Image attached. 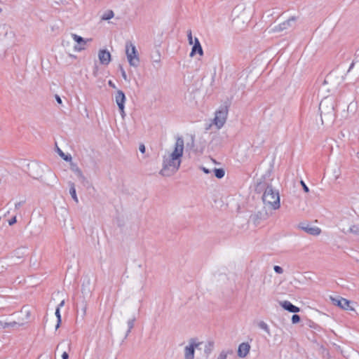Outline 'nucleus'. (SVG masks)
<instances>
[{
	"label": "nucleus",
	"mask_w": 359,
	"mask_h": 359,
	"mask_svg": "<svg viewBox=\"0 0 359 359\" xmlns=\"http://www.w3.org/2000/svg\"><path fill=\"white\" fill-rule=\"evenodd\" d=\"M294 21L295 18L294 17H292L287 20L286 21L283 22V23L280 24L278 26L275 27V28L273 29V30L274 32H280L287 29L292 26Z\"/></svg>",
	"instance_id": "f8f14e48"
},
{
	"label": "nucleus",
	"mask_w": 359,
	"mask_h": 359,
	"mask_svg": "<svg viewBox=\"0 0 359 359\" xmlns=\"http://www.w3.org/2000/svg\"><path fill=\"white\" fill-rule=\"evenodd\" d=\"M85 291H86V288H84V287L83 286L82 292H84Z\"/></svg>",
	"instance_id": "c03bdc74"
},
{
	"label": "nucleus",
	"mask_w": 359,
	"mask_h": 359,
	"mask_svg": "<svg viewBox=\"0 0 359 359\" xmlns=\"http://www.w3.org/2000/svg\"><path fill=\"white\" fill-rule=\"evenodd\" d=\"M72 37L79 45V46H76L74 47V49L77 51H81L82 50H84L85 49L84 46L86 44V42L88 41H91V39L86 40L83 37H81L76 34H72Z\"/></svg>",
	"instance_id": "9b49d317"
},
{
	"label": "nucleus",
	"mask_w": 359,
	"mask_h": 359,
	"mask_svg": "<svg viewBox=\"0 0 359 359\" xmlns=\"http://www.w3.org/2000/svg\"><path fill=\"white\" fill-rule=\"evenodd\" d=\"M184 147V142L183 138L177 137L173 150L168 152L163 157V167L160 171V174L162 176L170 177L179 170L182 162Z\"/></svg>",
	"instance_id": "f257e3e1"
},
{
	"label": "nucleus",
	"mask_w": 359,
	"mask_h": 359,
	"mask_svg": "<svg viewBox=\"0 0 359 359\" xmlns=\"http://www.w3.org/2000/svg\"><path fill=\"white\" fill-rule=\"evenodd\" d=\"M331 300L334 305H337L344 310H348L350 308V302L344 298L331 297Z\"/></svg>",
	"instance_id": "9d476101"
},
{
	"label": "nucleus",
	"mask_w": 359,
	"mask_h": 359,
	"mask_svg": "<svg viewBox=\"0 0 359 359\" xmlns=\"http://www.w3.org/2000/svg\"><path fill=\"white\" fill-rule=\"evenodd\" d=\"M201 344L197 341L196 339L191 338L189 341V345L184 348V359H194L195 349L198 348Z\"/></svg>",
	"instance_id": "0eeeda50"
},
{
	"label": "nucleus",
	"mask_w": 359,
	"mask_h": 359,
	"mask_svg": "<svg viewBox=\"0 0 359 359\" xmlns=\"http://www.w3.org/2000/svg\"><path fill=\"white\" fill-rule=\"evenodd\" d=\"M196 53L199 54L201 56L203 55V50L198 38H195L194 39V43L190 53V57H193Z\"/></svg>",
	"instance_id": "ddd939ff"
},
{
	"label": "nucleus",
	"mask_w": 359,
	"mask_h": 359,
	"mask_svg": "<svg viewBox=\"0 0 359 359\" xmlns=\"http://www.w3.org/2000/svg\"><path fill=\"white\" fill-rule=\"evenodd\" d=\"M70 168L76 175L82 183L86 181V178L83 175L81 170L76 164L72 163Z\"/></svg>",
	"instance_id": "f3484780"
},
{
	"label": "nucleus",
	"mask_w": 359,
	"mask_h": 359,
	"mask_svg": "<svg viewBox=\"0 0 359 359\" xmlns=\"http://www.w3.org/2000/svg\"><path fill=\"white\" fill-rule=\"evenodd\" d=\"M60 308L59 307H57L56 310H55V316L57 317V325L55 326V329L57 330L60 325V323H61V315H60Z\"/></svg>",
	"instance_id": "393cba45"
},
{
	"label": "nucleus",
	"mask_w": 359,
	"mask_h": 359,
	"mask_svg": "<svg viewBox=\"0 0 359 359\" xmlns=\"http://www.w3.org/2000/svg\"><path fill=\"white\" fill-rule=\"evenodd\" d=\"M1 11H2V9L0 8V13H1Z\"/></svg>",
	"instance_id": "de8ad7c7"
},
{
	"label": "nucleus",
	"mask_w": 359,
	"mask_h": 359,
	"mask_svg": "<svg viewBox=\"0 0 359 359\" xmlns=\"http://www.w3.org/2000/svg\"><path fill=\"white\" fill-rule=\"evenodd\" d=\"M300 183H301V184H302V187H303L304 191L305 192L308 193V192L309 191V187L306 185V184L304 183V182L303 180H302V181L300 182Z\"/></svg>",
	"instance_id": "473e14b6"
},
{
	"label": "nucleus",
	"mask_w": 359,
	"mask_h": 359,
	"mask_svg": "<svg viewBox=\"0 0 359 359\" xmlns=\"http://www.w3.org/2000/svg\"><path fill=\"white\" fill-rule=\"evenodd\" d=\"M26 313H27V316H29V311H26Z\"/></svg>",
	"instance_id": "49530a36"
},
{
	"label": "nucleus",
	"mask_w": 359,
	"mask_h": 359,
	"mask_svg": "<svg viewBox=\"0 0 359 359\" xmlns=\"http://www.w3.org/2000/svg\"><path fill=\"white\" fill-rule=\"evenodd\" d=\"M25 203V200H22L15 203V210H19Z\"/></svg>",
	"instance_id": "cd10ccee"
},
{
	"label": "nucleus",
	"mask_w": 359,
	"mask_h": 359,
	"mask_svg": "<svg viewBox=\"0 0 359 359\" xmlns=\"http://www.w3.org/2000/svg\"><path fill=\"white\" fill-rule=\"evenodd\" d=\"M68 184L69 186V194H70V195L72 196L73 200L76 203H79V199H78V197L76 196L74 183H73L72 182H69Z\"/></svg>",
	"instance_id": "a211bd4d"
},
{
	"label": "nucleus",
	"mask_w": 359,
	"mask_h": 359,
	"mask_svg": "<svg viewBox=\"0 0 359 359\" xmlns=\"http://www.w3.org/2000/svg\"><path fill=\"white\" fill-rule=\"evenodd\" d=\"M280 305L285 310L291 312V313H297L300 311L299 308L293 305L291 302L288 301H284L280 302Z\"/></svg>",
	"instance_id": "2eb2a0df"
},
{
	"label": "nucleus",
	"mask_w": 359,
	"mask_h": 359,
	"mask_svg": "<svg viewBox=\"0 0 359 359\" xmlns=\"http://www.w3.org/2000/svg\"><path fill=\"white\" fill-rule=\"evenodd\" d=\"M353 66H354V63L352 62L351 66H350V67H349V69H348V72H349L353 67Z\"/></svg>",
	"instance_id": "37998d69"
},
{
	"label": "nucleus",
	"mask_w": 359,
	"mask_h": 359,
	"mask_svg": "<svg viewBox=\"0 0 359 359\" xmlns=\"http://www.w3.org/2000/svg\"><path fill=\"white\" fill-rule=\"evenodd\" d=\"M55 98L58 104H62V99L60 98V97L58 95H55Z\"/></svg>",
	"instance_id": "e433bc0d"
},
{
	"label": "nucleus",
	"mask_w": 359,
	"mask_h": 359,
	"mask_svg": "<svg viewBox=\"0 0 359 359\" xmlns=\"http://www.w3.org/2000/svg\"><path fill=\"white\" fill-rule=\"evenodd\" d=\"M126 55L130 66L137 67L140 64V57L135 45L128 41L126 43Z\"/></svg>",
	"instance_id": "20e7f679"
},
{
	"label": "nucleus",
	"mask_w": 359,
	"mask_h": 359,
	"mask_svg": "<svg viewBox=\"0 0 359 359\" xmlns=\"http://www.w3.org/2000/svg\"><path fill=\"white\" fill-rule=\"evenodd\" d=\"M262 198L264 204L273 210H278L280 207L279 191L271 184H266Z\"/></svg>",
	"instance_id": "f03ea898"
},
{
	"label": "nucleus",
	"mask_w": 359,
	"mask_h": 359,
	"mask_svg": "<svg viewBox=\"0 0 359 359\" xmlns=\"http://www.w3.org/2000/svg\"><path fill=\"white\" fill-rule=\"evenodd\" d=\"M228 115L227 107H221L215 112V116L213 119V123L217 126L218 129L221 128L226 121Z\"/></svg>",
	"instance_id": "39448f33"
},
{
	"label": "nucleus",
	"mask_w": 359,
	"mask_h": 359,
	"mask_svg": "<svg viewBox=\"0 0 359 359\" xmlns=\"http://www.w3.org/2000/svg\"><path fill=\"white\" fill-rule=\"evenodd\" d=\"M17 222V219H16V216L15 215L14 217H13L9 221H8V224L10 226H12L14 224H15Z\"/></svg>",
	"instance_id": "72a5a7b5"
},
{
	"label": "nucleus",
	"mask_w": 359,
	"mask_h": 359,
	"mask_svg": "<svg viewBox=\"0 0 359 359\" xmlns=\"http://www.w3.org/2000/svg\"><path fill=\"white\" fill-rule=\"evenodd\" d=\"M9 213H10V211H9V210H8V211H7L6 214H5V216H6V215H7L8 214H9Z\"/></svg>",
	"instance_id": "a18cd8bd"
},
{
	"label": "nucleus",
	"mask_w": 359,
	"mask_h": 359,
	"mask_svg": "<svg viewBox=\"0 0 359 359\" xmlns=\"http://www.w3.org/2000/svg\"><path fill=\"white\" fill-rule=\"evenodd\" d=\"M62 359H68L69 358V355L67 352H64L62 355Z\"/></svg>",
	"instance_id": "4c0bfd02"
},
{
	"label": "nucleus",
	"mask_w": 359,
	"mask_h": 359,
	"mask_svg": "<svg viewBox=\"0 0 359 359\" xmlns=\"http://www.w3.org/2000/svg\"><path fill=\"white\" fill-rule=\"evenodd\" d=\"M258 326L259 328L264 330L269 335L271 334L269 327L265 322H264V321L259 322Z\"/></svg>",
	"instance_id": "5701e85b"
},
{
	"label": "nucleus",
	"mask_w": 359,
	"mask_h": 359,
	"mask_svg": "<svg viewBox=\"0 0 359 359\" xmlns=\"http://www.w3.org/2000/svg\"><path fill=\"white\" fill-rule=\"evenodd\" d=\"M57 151L60 157H62L65 161H72V156L71 155H66L64 154V152L60 149L57 148Z\"/></svg>",
	"instance_id": "b1692460"
},
{
	"label": "nucleus",
	"mask_w": 359,
	"mask_h": 359,
	"mask_svg": "<svg viewBox=\"0 0 359 359\" xmlns=\"http://www.w3.org/2000/svg\"><path fill=\"white\" fill-rule=\"evenodd\" d=\"M114 13L113 11L109 10L106 11L101 17L102 20H108L114 18Z\"/></svg>",
	"instance_id": "aec40b11"
},
{
	"label": "nucleus",
	"mask_w": 359,
	"mask_h": 359,
	"mask_svg": "<svg viewBox=\"0 0 359 359\" xmlns=\"http://www.w3.org/2000/svg\"><path fill=\"white\" fill-rule=\"evenodd\" d=\"M100 62L103 65H107L111 60V54L107 50H100L98 52Z\"/></svg>",
	"instance_id": "1a4fd4ad"
},
{
	"label": "nucleus",
	"mask_w": 359,
	"mask_h": 359,
	"mask_svg": "<svg viewBox=\"0 0 359 359\" xmlns=\"http://www.w3.org/2000/svg\"><path fill=\"white\" fill-rule=\"evenodd\" d=\"M18 323L15 321H13L11 323H2L1 321H0V325L3 328H6V327H14Z\"/></svg>",
	"instance_id": "bb28decb"
},
{
	"label": "nucleus",
	"mask_w": 359,
	"mask_h": 359,
	"mask_svg": "<svg viewBox=\"0 0 359 359\" xmlns=\"http://www.w3.org/2000/svg\"><path fill=\"white\" fill-rule=\"evenodd\" d=\"M115 101L118 107L121 115L122 118H124L126 116L125 111H124V104L126 102V96L124 93L118 90H117L116 95H115Z\"/></svg>",
	"instance_id": "6e6552de"
},
{
	"label": "nucleus",
	"mask_w": 359,
	"mask_h": 359,
	"mask_svg": "<svg viewBox=\"0 0 359 359\" xmlns=\"http://www.w3.org/2000/svg\"><path fill=\"white\" fill-rule=\"evenodd\" d=\"M273 269L277 273L281 274L283 273V269L279 266H275Z\"/></svg>",
	"instance_id": "7c9ffc66"
},
{
	"label": "nucleus",
	"mask_w": 359,
	"mask_h": 359,
	"mask_svg": "<svg viewBox=\"0 0 359 359\" xmlns=\"http://www.w3.org/2000/svg\"><path fill=\"white\" fill-rule=\"evenodd\" d=\"M335 74L334 73H330L325 79L324 82L320 87V90L322 92L327 91L330 92L331 90H333L336 89L339 85V82H335Z\"/></svg>",
	"instance_id": "423d86ee"
},
{
	"label": "nucleus",
	"mask_w": 359,
	"mask_h": 359,
	"mask_svg": "<svg viewBox=\"0 0 359 359\" xmlns=\"http://www.w3.org/2000/svg\"><path fill=\"white\" fill-rule=\"evenodd\" d=\"M139 150L141 153H144L145 152V146L144 144H140V147H139Z\"/></svg>",
	"instance_id": "c9c22d12"
},
{
	"label": "nucleus",
	"mask_w": 359,
	"mask_h": 359,
	"mask_svg": "<svg viewBox=\"0 0 359 359\" xmlns=\"http://www.w3.org/2000/svg\"><path fill=\"white\" fill-rule=\"evenodd\" d=\"M202 170L206 174L210 173V170L209 169H208V168H205L203 167V168H202Z\"/></svg>",
	"instance_id": "58836bf2"
},
{
	"label": "nucleus",
	"mask_w": 359,
	"mask_h": 359,
	"mask_svg": "<svg viewBox=\"0 0 359 359\" xmlns=\"http://www.w3.org/2000/svg\"><path fill=\"white\" fill-rule=\"evenodd\" d=\"M121 69V75H122V77L123 79L125 80V81H128V76L126 75V73L125 72V70L123 69L122 67H120Z\"/></svg>",
	"instance_id": "2f4dec72"
},
{
	"label": "nucleus",
	"mask_w": 359,
	"mask_h": 359,
	"mask_svg": "<svg viewBox=\"0 0 359 359\" xmlns=\"http://www.w3.org/2000/svg\"><path fill=\"white\" fill-rule=\"evenodd\" d=\"M64 304H65V301H64V300H62V301L60 302V304L58 305V306H57V307H59V308L60 309V307L63 306H64Z\"/></svg>",
	"instance_id": "a19ab883"
},
{
	"label": "nucleus",
	"mask_w": 359,
	"mask_h": 359,
	"mask_svg": "<svg viewBox=\"0 0 359 359\" xmlns=\"http://www.w3.org/2000/svg\"><path fill=\"white\" fill-rule=\"evenodd\" d=\"M300 321V317L299 315L297 314H294L292 316V323L295 324V323H297Z\"/></svg>",
	"instance_id": "c85d7f7f"
},
{
	"label": "nucleus",
	"mask_w": 359,
	"mask_h": 359,
	"mask_svg": "<svg viewBox=\"0 0 359 359\" xmlns=\"http://www.w3.org/2000/svg\"><path fill=\"white\" fill-rule=\"evenodd\" d=\"M135 320H136V318L135 316H133V318H131L130 319H129L128 320L127 324H128V329L126 332V336L128 335V334L131 332V330L133 328Z\"/></svg>",
	"instance_id": "4be33fe9"
},
{
	"label": "nucleus",
	"mask_w": 359,
	"mask_h": 359,
	"mask_svg": "<svg viewBox=\"0 0 359 359\" xmlns=\"http://www.w3.org/2000/svg\"><path fill=\"white\" fill-rule=\"evenodd\" d=\"M213 171L215 177L218 179H222L225 175V171L223 168H215Z\"/></svg>",
	"instance_id": "412c9836"
},
{
	"label": "nucleus",
	"mask_w": 359,
	"mask_h": 359,
	"mask_svg": "<svg viewBox=\"0 0 359 359\" xmlns=\"http://www.w3.org/2000/svg\"><path fill=\"white\" fill-rule=\"evenodd\" d=\"M187 37H188V41H189V43L190 45H192L193 43H194L193 42V37H192V33H191V30H189L187 32Z\"/></svg>",
	"instance_id": "c756f323"
},
{
	"label": "nucleus",
	"mask_w": 359,
	"mask_h": 359,
	"mask_svg": "<svg viewBox=\"0 0 359 359\" xmlns=\"http://www.w3.org/2000/svg\"><path fill=\"white\" fill-rule=\"evenodd\" d=\"M301 228L306 233L313 236L319 235L321 232L320 229H319L318 227L311 226L309 224H307L306 226H302Z\"/></svg>",
	"instance_id": "dca6fc26"
},
{
	"label": "nucleus",
	"mask_w": 359,
	"mask_h": 359,
	"mask_svg": "<svg viewBox=\"0 0 359 359\" xmlns=\"http://www.w3.org/2000/svg\"><path fill=\"white\" fill-rule=\"evenodd\" d=\"M152 61L154 63H156L158 65L161 62V55L158 51H157L154 55L151 56Z\"/></svg>",
	"instance_id": "a878e982"
},
{
	"label": "nucleus",
	"mask_w": 359,
	"mask_h": 359,
	"mask_svg": "<svg viewBox=\"0 0 359 359\" xmlns=\"http://www.w3.org/2000/svg\"><path fill=\"white\" fill-rule=\"evenodd\" d=\"M108 83H109V85L111 87H112V88H116V86H115L114 83L111 81H109Z\"/></svg>",
	"instance_id": "ea45409f"
},
{
	"label": "nucleus",
	"mask_w": 359,
	"mask_h": 359,
	"mask_svg": "<svg viewBox=\"0 0 359 359\" xmlns=\"http://www.w3.org/2000/svg\"><path fill=\"white\" fill-rule=\"evenodd\" d=\"M342 231L345 233H351L359 236V224L352 225L346 231L344 229Z\"/></svg>",
	"instance_id": "6ab92c4d"
},
{
	"label": "nucleus",
	"mask_w": 359,
	"mask_h": 359,
	"mask_svg": "<svg viewBox=\"0 0 359 359\" xmlns=\"http://www.w3.org/2000/svg\"><path fill=\"white\" fill-rule=\"evenodd\" d=\"M250 346L248 343H242L239 345L238 349V355L241 358L245 357L250 351Z\"/></svg>",
	"instance_id": "4468645a"
},
{
	"label": "nucleus",
	"mask_w": 359,
	"mask_h": 359,
	"mask_svg": "<svg viewBox=\"0 0 359 359\" xmlns=\"http://www.w3.org/2000/svg\"><path fill=\"white\" fill-rule=\"evenodd\" d=\"M86 309H87V306H86V305H85V306H84V308L83 309V316H85L86 313Z\"/></svg>",
	"instance_id": "79ce46f5"
},
{
	"label": "nucleus",
	"mask_w": 359,
	"mask_h": 359,
	"mask_svg": "<svg viewBox=\"0 0 359 359\" xmlns=\"http://www.w3.org/2000/svg\"><path fill=\"white\" fill-rule=\"evenodd\" d=\"M335 101L333 97H325L321 100L319 104L321 120L323 123L324 120L327 122H331L335 116L334 112Z\"/></svg>",
	"instance_id": "7ed1b4c3"
},
{
	"label": "nucleus",
	"mask_w": 359,
	"mask_h": 359,
	"mask_svg": "<svg viewBox=\"0 0 359 359\" xmlns=\"http://www.w3.org/2000/svg\"><path fill=\"white\" fill-rule=\"evenodd\" d=\"M226 357H227L226 353L224 351H222L219 355L217 359H226Z\"/></svg>",
	"instance_id": "f704fd0d"
}]
</instances>
